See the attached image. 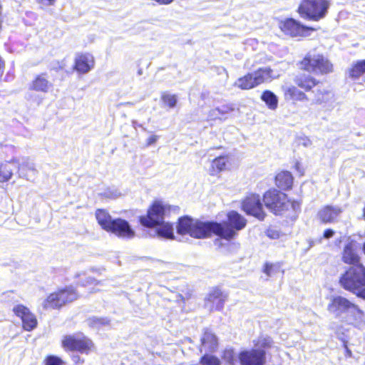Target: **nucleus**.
Instances as JSON below:
<instances>
[{"label": "nucleus", "mask_w": 365, "mask_h": 365, "mask_svg": "<svg viewBox=\"0 0 365 365\" xmlns=\"http://www.w3.org/2000/svg\"><path fill=\"white\" fill-rule=\"evenodd\" d=\"M170 207L161 201H155L148 210L146 215L140 217L142 225L147 227H155V234L162 238L174 239V229L171 223L165 222Z\"/></svg>", "instance_id": "obj_1"}, {"label": "nucleus", "mask_w": 365, "mask_h": 365, "mask_svg": "<svg viewBox=\"0 0 365 365\" xmlns=\"http://www.w3.org/2000/svg\"><path fill=\"white\" fill-rule=\"evenodd\" d=\"M327 310L336 317L344 318L349 324L359 329L365 324L364 312L358 305L341 295L330 297Z\"/></svg>", "instance_id": "obj_2"}, {"label": "nucleus", "mask_w": 365, "mask_h": 365, "mask_svg": "<svg viewBox=\"0 0 365 365\" xmlns=\"http://www.w3.org/2000/svg\"><path fill=\"white\" fill-rule=\"evenodd\" d=\"M263 202L266 207L274 215H286L293 217L300 210L299 202L289 200L284 193L275 189L269 190L264 194Z\"/></svg>", "instance_id": "obj_3"}, {"label": "nucleus", "mask_w": 365, "mask_h": 365, "mask_svg": "<svg viewBox=\"0 0 365 365\" xmlns=\"http://www.w3.org/2000/svg\"><path fill=\"white\" fill-rule=\"evenodd\" d=\"M339 282L345 290L365 299V267L363 264L346 268L341 273Z\"/></svg>", "instance_id": "obj_4"}, {"label": "nucleus", "mask_w": 365, "mask_h": 365, "mask_svg": "<svg viewBox=\"0 0 365 365\" xmlns=\"http://www.w3.org/2000/svg\"><path fill=\"white\" fill-rule=\"evenodd\" d=\"M212 222H202L187 215L179 218L176 226L179 235H188L193 238L209 237L213 233Z\"/></svg>", "instance_id": "obj_5"}, {"label": "nucleus", "mask_w": 365, "mask_h": 365, "mask_svg": "<svg viewBox=\"0 0 365 365\" xmlns=\"http://www.w3.org/2000/svg\"><path fill=\"white\" fill-rule=\"evenodd\" d=\"M246 225L247 220L237 211L232 210L227 213V222H212L213 233L223 239L230 240L237 235L238 231L244 229Z\"/></svg>", "instance_id": "obj_6"}, {"label": "nucleus", "mask_w": 365, "mask_h": 365, "mask_svg": "<svg viewBox=\"0 0 365 365\" xmlns=\"http://www.w3.org/2000/svg\"><path fill=\"white\" fill-rule=\"evenodd\" d=\"M278 77L279 74H274L269 67H264L239 78L234 86L242 90H247L264 82L271 81Z\"/></svg>", "instance_id": "obj_7"}, {"label": "nucleus", "mask_w": 365, "mask_h": 365, "mask_svg": "<svg viewBox=\"0 0 365 365\" xmlns=\"http://www.w3.org/2000/svg\"><path fill=\"white\" fill-rule=\"evenodd\" d=\"M328 8L326 0H302L297 11L304 19L319 21L326 16Z\"/></svg>", "instance_id": "obj_8"}, {"label": "nucleus", "mask_w": 365, "mask_h": 365, "mask_svg": "<svg viewBox=\"0 0 365 365\" xmlns=\"http://www.w3.org/2000/svg\"><path fill=\"white\" fill-rule=\"evenodd\" d=\"M300 68L316 74H326L333 71V65L321 54L308 53L300 63Z\"/></svg>", "instance_id": "obj_9"}, {"label": "nucleus", "mask_w": 365, "mask_h": 365, "mask_svg": "<svg viewBox=\"0 0 365 365\" xmlns=\"http://www.w3.org/2000/svg\"><path fill=\"white\" fill-rule=\"evenodd\" d=\"M62 346L66 349L85 354H88L95 348L92 340L82 333L65 336Z\"/></svg>", "instance_id": "obj_10"}, {"label": "nucleus", "mask_w": 365, "mask_h": 365, "mask_svg": "<svg viewBox=\"0 0 365 365\" xmlns=\"http://www.w3.org/2000/svg\"><path fill=\"white\" fill-rule=\"evenodd\" d=\"M77 297L78 295L72 287H66L51 294L43 300L41 305L44 309H58L66 303L74 301Z\"/></svg>", "instance_id": "obj_11"}, {"label": "nucleus", "mask_w": 365, "mask_h": 365, "mask_svg": "<svg viewBox=\"0 0 365 365\" xmlns=\"http://www.w3.org/2000/svg\"><path fill=\"white\" fill-rule=\"evenodd\" d=\"M242 207L247 215H252L259 220H263L266 216L259 195H247L242 201Z\"/></svg>", "instance_id": "obj_12"}, {"label": "nucleus", "mask_w": 365, "mask_h": 365, "mask_svg": "<svg viewBox=\"0 0 365 365\" xmlns=\"http://www.w3.org/2000/svg\"><path fill=\"white\" fill-rule=\"evenodd\" d=\"M313 103L321 106L327 111H331L334 108L336 101L334 93L324 88H318L313 91Z\"/></svg>", "instance_id": "obj_13"}, {"label": "nucleus", "mask_w": 365, "mask_h": 365, "mask_svg": "<svg viewBox=\"0 0 365 365\" xmlns=\"http://www.w3.org/2000/svg\"><path fill=\"white\" fill-rule=\"evenodd\" d=\"M279 26L284 34L292 37L304 36L307 31L313 30L312 28L304 26L292 18L281 21Z\"/></svg>", "instance_id": "obj_14"}, {"label": "nucleus", "mask_w": 365, "mask_h": 365, "mask_svg": "<svg viewBox=\"0 0 365 365\" xmlns=\"http://www.w3.org/2000/svg\"><path fill=\"white\" fill-rule=\"evenodd\" d=\"M265 351L260 349H252L243 351L239 355L242 365H264L266 361Z\"/></svg>", "instance_id": "obj_15"}, {"label": "nucleus", "mask_w": 365, "mask_h": 365, "mask_svg": "<svg viewBox=\"0 0 365 365\" xmlns=\"http://www.w3.org/2000/svg\"><path fill=\"white\" fill-rule=\"evenodd\" d=\"M12 163L18 168L19 176L25 178L28 180H33L37 174L35 164L29 158L13 159Z\"/></svg>", "instance_id": "obj_16"}, {"label": "nucleus", "mask_w": 365, "mask_h": 365, "mask_svg": "<svg viewBox=\"0 0 365 365\" xmlns=\"http://www.w3.org/2000/svg\"><path fill=\"white\" fill-rule=\"evenodd\" d=\"M227 295L218 288H214L205 298V307L210 311L221 310L224 307Z\"/></svg>", "instance_id": "obj_17"}, {"label": "nucleus", "mask_w": 365, "mask_h": 365, "mask_svg": "<svg viewBox=\"0 0 365 365\" xmlns=\"http://www.w3.org/2000/svg\"><path fill=\"white\" fill-rule=\"evenodd\" d=\"M14 312L21 319L23 327L26 331H31L37 325L36 317L30 310L22 304H19L14 307Z\"/></svg>", "instance_id": "obj_18"}, {"label": "nucleus", "mask_w": 365, "mask_h": 365, "mask_svg": "<svg viewBox=\"0 0 365 365\" xmlns=\"http://www.w3.org/2000/svg\"><path fill=\"white\" fill-rule=\"evenodd\" d=\"M107 232H112L123 238L130 239L135 236V232L130 227L129 223L121 218L114 219L110 225V229H108Z\"/></svg>", "instance_id": "obj_19"}, {"label": "nucleus", "mask_w": 365, "mask_h": 365, "mask_svg": "<svg viewBox=\"0 0 365 365\" xmlns=\"http://www.w3.org/2000/svg\"><path fill=\"white\" fill-rule=\"evenodd\" d=\"M357 243L351 240L347 242L342 252V261L351 266L362 264L360 262V257L356 252Z\"/></svg>", "instance_id": "obj_20"}, {"label": "nucleus", "mask_w": 365, "mask_h": 365, "mask_svg": "<svg viewBox=\"0 0 365 365\" xmlns=\"http://www.w3.org/2000/svg\"><path fill=\"white\" fill-rule=\"evenodd\" d=\"M94 67V58L90 53L78 55L75 59L74 68L80 73H86Z\"/></svg>", "instance_id": "obj_21"}, {"label": "nucleus", "mask_w": 365, "mask_h": 365, "mask_svg": "<svg viewBox=\"0 0 365 365\" xmlns=\"http://www.w3.org/2000/svg\"><path fill=\"white\" fill-rule=\"evenodd\" d=\"M342 210L339 206L327 205L318 212V217L323 223L334 222L341 215Z\"/></svg>", "instance_id": "obj_22"}, {"label": "nucleus", "mask_w": 365, "mask_h": 365, "mask_svg": "<svg viewBox=\"0 0 365 365\" xmlns=\"http://www.w3.org/2000/svg\"><path fill=\"white\" fill-rule=\"evenodd\" d=\"M218 346L217 339L216 336L208 329L204 331L201 338V345L200 351L201 353L214 352Z\"/></svg>", "instance_id": "obj_23"}, {"label": "nucleus", "mask_w": 365, "mask_h": 365, "mask_svg": "<svg viewBox=\"0 0 365 365\" xmlns=\"http://www.w3.org/2000/svg\"><path fill=\"white\" fill-rule=\"evenodd\" d=\"M349 78L354 81H365V60H359L353 62L347 71Z\"/></svg>", "instance_id": "obj_24"}, {"label": "nucleus", "mask_w": 365, "mask_h": 365, "mask_svg": "<svg viewBox=\"0 0 365 365\" xmlns=\"http://www.w3.org/2000/svg\"><path fill=\"white\" fill-rule=\"evenodd\" d=\"M52 87V83L46 78L45 75L37 76L29 84V90L37 92L47 93Z\"/></svg>", "instance_id": "obj_25"}, {"label": "nucleus", "mask_w": 365, "mask_h": 365, "mask_svg": "<svg viewBox=\"0 0 365 365\" xmlns=\"http://www.w3.org/2000/svg\"><path fill=\"white\" fill-rule=\"evenodd\" d=\"M96 217L101 227L106 231L110 229V225L114 221L110 214L105 210H97Z\"/></svg>", "instance_id": "obj_26"}, {"label": "nucleus", "mask_w": 365, "mask_h": 365, "mask_svg": "<svg viewBox=\"0 0 365 365\" xmlns=\"http://www.w3.org/2000/svg\"><path fill=\"white\" fill-rule=\"evenodd\" d=\"M275 181L278 187L285 190L291 187L293 182V178L291 173L283 171L276 175Z\"/></svg>", "instance_id": "obj_27"}, {"label": "nucleus", "mask_w": 365, "mask_h": 365, "mask_svg": "<svg viewBox=\"0 0 365 365\" xmlns=\"http://www.w3.org/2000/svg\"><path fill=\"white\" fill-rule=\"evenodd\" d=\"M295 83L301 88L308 91L317 84V80L310 76H300L295 79Z\"/></svg>", "instance_id": "obj_28"}, {"label": "nucleus", "mask_w": 365, "mask_h": 365, "mask_svg": "<svg viewBox=\"0 0 365 365\" xmlns=\"http://www.w3.org/2000/svg\"><path fill=\"white\" fill-rule=\"evenodd\" d=\"M284 91L287 99L299 101L307 100V95L294 86L287 87Z\"/></svg>", "instance_id": "obj_29"}, {"label": "nucleus", "mask_w": 365, "mask_h": 365, "mask_svg": "<svg viewBox=\"0 0 365 365\" xmlns=\"http://www.w3.org/2000/svg\"><path fill=\"white\" fill-rule=\"evenodd\" d=\"M261 99L266 103L271 110H275L278 105V98L277 96L270 91H265L261 96Z\"/></svg>", "instance_id": "obj_30"}, {"label": "nucleus", "mask_w": 365, "mask_h": 365, "mask_svg": "<svg viewBox=\"0 0 365 365\" xmlns=\"http://www.w3.org/2000/svg\"><path fill=\"white\" fill-rule=\"evenodd\" d=\"M227 159L225 156L216 158L212 163V170L210 175H215L217 173H220L225 169Z\"/></svg>", "instance_id": "obj_31"}, {"label": "nucleus", "mask_w": 365, "mask_h": 365, "mask_svg": "<svg viewBox=\"0 0 365 365\" xmlns=\"http://www.w3.org/2000/svg\"><path fill=\"white\" fill-rule=\"evenodd\" d=\"M11 162H6L5 163H0V182L8 181L12 176L13 168H11Z\"/></svg>", "instance_id": "obj_32"}, {"label": "nucleus", "mask_w": 365, "mask_h": 365, "mask_svg": "<svg viewBox=\"0 0 365 365\" xmlns=\"http://www.w3.org/2000/svg\"><path fill=\"white\" fill-rule=\"evenodd\" d=\"M87 324L89 327L94 329H100L104 326L109 325L110 320L107 318L93 317L87 319Z\"/></svg>", "instance_id": "obj_33"}, {"label": "nucleus", "mask_w": 365, "mask_h": 365, "mask_svg": "<svg viewBox=\"0 0 365 365\" xmlns=\"http://www.w3.org/2000/svg\"><path fill=\"white\" fill-rule=\"evenodd\" d=\"M161 100L164 104L168 106L170 108H173L178 102L177 96L168 93H163L161 96Z\"/></svg>", "instance_id": "obj_34"}, {"label": "nucleus", "mask_w": 365, "mask_h": 365, "mask_svg": "<svg viewBox=\"0 0 365 365\" xmlns=\"http://www.w3.org/2000/svg\"><path fill=\"white\" fill-rule=\"evenodd\" d=\"M272 340L269 336H260L257 341V345L262 348L267 349L271 347Z\"/></svg>", "instance_id": "obj_35"}, {"label": "nucleus", "mask_w": 365, "mask_h": 365, "mask_svg": "<svg viewBox=\"0 0 365 365\" xmlns=\"http://www.w3.org/2000/svg\"><path fill=\"white\" fill-rule=\"evenodd\" d=\"M207 119L209 120H225L226 119V118L222 117L219 113V110L215 108L209 111L208 115H207Z\"/></svg>", "instance_id": "obj_36"}, {"label": "nucleus", "mask_w": 365, "mask_h": 365, "mask_svg": "<svg viewBox=\"0 0 365 365\" xmlns=\"http://www.w3.org/2000/svg\"><path fill=\"white\" fill-rule=\"evenodd\" d=\"M46 365H63V361L56 356H49L46 359Z\"/></svg>", "instance_id": "obj_37"}, {"label": "nucleus", "mask_w": 365, "mask_h": 365, "mask_svg": "<svg viewBox=\"0 0 365 365\" xmlns=\"http://www.w3.org/2000/svg\"><path fill=\"white\" fill-rule=\"evenodd\" d=\"M33 91H29L26 94V100L36 103L37 104H40L41 103L42 99L38 96V95L34 93Z\"/></svg>", "instance_id": "obj_38"}, {"label": "nucleus", "mask_w": 365, "mask_h": 365, "mask_svg": "<svg viewBox=\"0 0 365 365\" xmlns=\"http://www.w3.org/2000/svg\"><path fill=\"white\" fill-rule=\"evenodd\" d=\"M216 108L219 110V113L222 117H223L225 114H227L234 110L233 107L231 105H224L220 108Z\"/></svg>", "instance_id": "obj_39"}, {"label": "nucleus", "mask_w": 365, "mask_h": 365, "mask_svg": "<svg viewBox=\"0 0 365 365\" xmlns=\"http://www.w3.org/2000/svg\"><path fill=\"white\" fill-rule=\"evenodd\" d=\"M224 357L229 363H232L234 358V353L232 350H227L225 351Z\"/></svg>", "instance_id": "obj_40"}, {"label": "nucleus", "mask_w": 365, "mask_h": 365, "mask_svg": "<svg viewBox=\"0 0 365 365\" xmlns=\"http://www.w3.org/2000/svg\"><path fill=\"white\" fill-rule=\"evenodd\" d=\"M334 231L331 229H327L324 230V234H323V237L324 239H327V240H329L330 238H331L334 235Z\"/></svg>", "instance_id": "obj_41"}, {"label": "nucleus", "mask_w": 365, "mask_h": 365, "mask_svg": "<svg viewBox=\"0 0 365 365\" xmlns=\"http://www.w3.org/2000/svg\"><path fill=\"white\" fill-rule=\"evenodd\" d=\"M158 138L159 137L158 135H151L150 137H149L148 138L147 143H146V145L147 146H150V145L155 143L156 141L158 140Z\"/></svg>", "instance_id": "obj_42"}, {"label": "nucleus", "mask_w": 365, "mask_h": 365, "mask_svg": "<svg viewBox=\"0 0 365 365\" xmlns=\"http://www.w3.org/2000/svg\"><path fill=\"white\" fill-rule=\"evenodd\" d=\"M272 264L266 263L264 268V272L267 274V276L272 275Z\"/></svg>", "instance_id": "obj_43"}, {"label": "nucleus", "mask_w": 365, "mask_h": 365, "mask_svg": "<svg viewBox=\"0 0 365 365\" xmlns=\"http://www.w3.org/2000/svg\"><path fill=\"white\" fill-rule=\"evenodd\" d=\"M55 1L56 0H38V2L45 6H50L53 5Z\"/></svg>", "instance_id": "obj_44"}, {"label": "nucleus", "mask_w": 365, "mask_h": 365, "mask_svg": "<svg viewBox=\"0 0 365 365\" xmlns=\"http://www.w3.org/2000/svg\"><path fill=\"white\" fill-rule=\"evenodd\" d=\"M73 361L76 363H79L81 364H83L84 363V359H81L78 355L73 356Z\"/></svg>", "instance_id": "obj_45"}, {"label": "nucleus", "mask_w": 365, "mask_h": 365, "mask_svg": "<svg viewBox=\"0 0 365 365\" xmlns=\"http://www.w3.org/2000/svg\"><path fill=\"white\" fill-rule=\"evenodd\" d=\"M95 282H96V279L94 278L88 277L86 283V284L83 283V285H86L87 284H94Z\"/></svg>", "instance_id": "obj_46"}, {"label": "nucleus", "mask_w": 365, "mask_h": 365, "mask_svg": "<svg viewBox=\"0 0 365 365\" xmlns=\"http://www.w3.org/2000/svg\"><path fill=\"white\" fill-rule=\"evenodd\" d=\"M271 231H268V236L270 237L271 238H277L278 237L279 235L277 233H272V234H270Z\"/></svg>", "instance_id": "obj_47"}, {"label": "nucleus", "mask_w": 365, "mask_h": 365, "mask_svg": "<svg viewBox=\"0 0 365 365\" xmlns=\"http://www.w3.org/2000/svg\"><path fill=\"white\" fill-rule=\"evenodd\" d=\"M303 144H304V146H308V145H309L311 144V142H310L309 140H307V141L304 142Z\"/></svg>", "instance_id": "obj_48"}, {"label": "nucleus", "mask_w": 365, "mask_h": 365, "mask_svg": "<svg viewBox=\"0 0 365 365\" xmlns=\"http://www.w3.org/2000/svg\"><path fill=\"white\" fill-rule=\"evenodd\" d=\"M138 74L139 76L142 75L143 74V69L142 68H140L138 71Z\"/></svg>", "instance_id": "obj_49"}, {"label": "nucleus", "mask_w": 365, "mask_h": 365, "mask_svg": "<svg viewBox=\"0 0 365 365\" xmlns=\"http://www.w3.org/2000/svg\"><path fill=\"white\" fill-rule=\"evenodd\" d=\"M363 216L365 219V207H364V210H363Z\"/></svg>", "instance_id": "obj_50"}, {"label": "nucleus", "mask_w": 365, "mask_h": 365, "mask_svg": "<svg viewBox=\"0 0 365 365\" xmlns=\"http://www.w3.org/2000/svg\"><path fill=\"white\" fill-rule=\"evenodd\" d=\"M363 251H364V253L365 255V242L363 245Z\"/></svg>", "instance_id": "obj_51"}]
</instances>
